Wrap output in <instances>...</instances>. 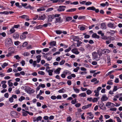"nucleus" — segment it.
Listing matches in <instances>:
<instances>
[{
	"instance_id": "1",
	"label": "nucleus",
	"mask_w": 122,
	"mask_h": 122,
	"mask_svg": "<svg viewBox=\"0 0 122 122\" xmlns=\"http://www.w3.org/2000/svg\"><path fill=\"white\" fill-rule=\"evenodd\" d=\"M12 44V40L10 38H8L5 39V44L6 47H8L11 46Z\"/></svg>"
},
{
	"instance_id": "2",
	"label": "nucleus",
	"mask_w": 122,
	"mask_h": 122,
	"mask_svg": "<svg viewBox=\"0 0 122 122\" xmlns=\"http://www.w3.org/2000/svg\"><path fill=\"white\" fill-rule=\"evenodd\" d=\"M98 54L97 52H94L92 53V59L93 60L96 59L97 61H98L100 60V57H98Z\"/></svg>"
},
{
	"instance_id": "3",
	"label": "nucleus",
	"mask_w": 122,
	"mask_h": 122,
	"mask_svg": "<svg viewBox=\"0 0 122 122\" xmlns=\"http://www.w3.org/2000/svg\"><path fill=\"white\" fill-rule=\"evenodd\" d=\"M108 38H107L108 39H107L106 41V43L107 44L110 43L112 41H113L115 39V38L113 37L108 36Z\"/></svg>"
},
{
	"instance_id": "4",
	"label": "nucleus",
	"mask_w": 122,
	"mask_h": 122,
	"mask_svg": "<svg viewBox=\"0 0 122 122\" xmlns=\"http://www.w3.org/2000/svg\"><path fill=\"white\" fill-rule=\"evenodd\" d=\"M78 28L80 29V30H85V29H87L88 28V27L87 26L85 25H79L78 26Z\"/></svg>"
},
{
	"instance_id": "5",
	"label": "nucleus",
	"mask_w": 122,
	"mask_h": 122,
	"mask_svg": "<svg viewBox=\"0 0 122 122\" xmlns=\"http://www.w3.org/2000/svg\"><path fill=\"white\" fill-rule=\"evenodd\" d=\"M66 7V6H60L57 9V10L59 12L64 11L65 10V8Z\"/></svg>"
},
{
	"instance_id": "6",
	"label": "nucleus",
	"mask_w": 122,
	"mask_h": 122,
	"mask_svg": "<svg viewBox=\"0 0 122 122\" xmlns=\"http://www.w3.org/2000/svg\"><path fill=\"white\" fill-rule=\"evenodd\" d=\"M13 38L15 39H18L19 37V33L16 32L14 33L13 36Z\"/></svg>"
},
{
	"instance_id": "7",
	"label": "nucleus",
	"mask_w": 122,
	"mask_h": 122,
	"mask_svg": "<svg viewBox=\"0 0 122 122\" xmlns=\"http://www.w3.org/2000/svg\"><path fill=\"white\" fill-rule=\"evenodd\" d=\"M87 115H89L87 116L86 118L88 119H92L93 118V114H92L91 112H89L87 113Z\"/></svg>"
},
{
	"instance_id": "8",
	"label": "nucleus",
	"mask_w": 122,
	"mask_h": 122,
	"mask_svg": "<svg viewBox=\"0 0 122 122\" xmlns=\"http://www.w3.org/2000/svg\"><path fill=\"white\" fill-rule=\"evenodd\" d=\"M99 107L100 108L102 109H103V108H105L104 104L102 102H99Z\"/></svg>"
},
{
	"instance_id": "9",
	"label": "nucleus",
	"mask_w": 122,
	"mask_h": 122,
	"mask_svg": "<svg viewBox=\"0 0 122 122\" xmlns=\"http://www.w3.org/2000/svg\"><path fill=\"white\" fill-rule=\"evenodd\" d=\"M108 99V98L105 95H103L101 98V100L102 102L107 101Z\"/></svg>"
},
{
	"instance_id": "10",
	"label": "nucleus",
	"mask_w": 122,
	"mask_h": 122,
	"mask_svg": "<svg viewBox=\"0 0 122 122\" xmlns=\"http://www.w3.org/2000/svg\"><path fill=\"white\" fill-rule=\"evenodd\" d=\"M110 52V51L108 49H105L102 50V52L103 54H107Z\"/></svg>"
},
{
	"instance_id": "11",
	"label": "nucleus",
	"mask_w": 122,
	"mask_h": 122,
	"mask_svg": "<svg viewBox=\"0 0 122 122\" xmlns=\"http://www.w3.org/2000/svg\"><path fill=\"white\" fill-rule=\"evenodd\" d=\"M46 18L45 15L43 14L42 15H40L39 17V20H44Z\"/></svg>"
},
{
	"instance_id": "12",
	"label": "nucleus",
	"mask_w": 122,
	"mask_h": 122,
	"mask_svg": "<svg viewBox=\"0 0 122 122\" xmlns=\"http://www.w3.org/2000/svg\"><path fill=\"white\" fill-rule=\"evenodd\" d=\"M71 51L72 53L76 55L78 54L79 53V52L78 51L77 49L76 48L72 49Z\"/></svg>"
},
{
	"instance_id": "13",
	"label": "nucleus",
	"mask_w": 122,
	"mask_h": 122,
	"mask_svg": "<svg viewBox=\"0 0 122 122\" xmlns=\"http://www.w3.org/2000/svg\"><path fill=\"white\" fill-rule=\"evenodd\" d=\"M92 105L91 103L88 104V105H86L83 106L82 107V109H86L88 108L91 107Z\"/></svg>"
},
{
	"instance_id": "14",
	"label": "nucleus",
	"mask_w": 122,
	"mask_h": 122,
	"mask_svg": "<svg viewBox=\"0 0 122 122\" xmlns=\"http://www.w3.org/2000/svg\"><path fill=\"white\" fill-rule=\"evenodd\" d=\"M10 115L13 118H15L16 117V115H17L16 112L14 111H12L10 112Z\"/></svg>"
},
{
	"instance_id": "15",
	"label": "nucleus",
	"mask_w": 122,
	"mask_h": 122,
	"mask_svg": "<svg viewBox=\"0 0 122 122\" xmlns=\"http://www.w3.org/2000/svg\"><path fill=\"white\" fill-rule=\"evenodd\" d=\"M20 17L22 19H26L27 21H28L29 20L28 19L29 17L27 15H23L20 16Z\"/></svg>"
},
{
	"instance_id": "16",
	"label": "nucleus",
	"mask_w": 122,
	"mask_h": 122,
	"mask_svg": "<svg viewBox=\"0 0 122 122\" xmlns=\"http://www.w3.org/2000/svg\"><path fill=\"white\" fill-rule=\"evenodd\" d=\"M63 21L61 17H59L56 18V23H61Z\"/></svg>"
},
{
	"instance_id": "17",
	"label": "nucleus",
	"mask_w": 122,
	"mask_h": 122,
	"mask_svg": "<svg viewBox=\"0 0 122 122\" xmlns=\"http://www.w3.org/2000/svg\"><path fill=\"white\" fill-rule=\"evenodd\" d=\"M114 23H113L110 22L107 25L110 28H115V27H114Z\"/></svg>"
},
{
	"instance_id": "18",
	"label": "nucleus",
	"mask_w": 122,
	"mask_h": 122,
	"mask_svg": "<svg viewBox=\"0 0 122 122\" xmlns=\"http://www.w3.org/2000/svg\"><path fill=\"white\" fill-rule=\"evenodd\" d=\"M10 51V52L12 53H14L15 51L14 48L13 47H10L8 49Z\"/></svg>"
},
{
	"instance_id": "19",
	"label": "nucleus",
	"mask_w": 122,
	"mask_h": 122,
	"mask_svg": "<svg viewBox=\"0 0 122 122\" xmlns=\"http://www.w3.org/2000/svg\"><path fill=\"white\" fill-rule=\"evenodd\" d=\"M92 38H95L97 39H99L100 38V36H99L97 35L96 33H94L92 36Z\"/></svg>"
},
{
	"instance_id": "20",
	"label": "nucleus",
	"mask_w": 122,
	"mask_h": 122,
	"mask_svg": "<svg viewBox=\"0 0 122 122\" xmlns=\"http://www.w3.org/2000/svg\"><path fill=\"white\" fill-rule=\"evenodd\" d=\"M50 45L51 46H55L56 45V42L55 41H53L49 43Z\"/></svg>"
},
{
	"instance_id": "21",
	"label": "nucleus",
	"mask_w": 122,
	"mask_h": 122,
	"mask_svg": "<svg viewBox=\"0 0 122 122\" xmlns=\"http://www.w3.org/2000/svg\"><path fill=\"white\" fill-rule=\"evenodd\" d=\"M76 8H71L67 10L66 11V12H72L76 11Z\"/></svg>"
},
{
	"instance_id": "22",
	"label": "nucleus",
	"mask_w": 122,
	"mask_h": 122,
	"mask_svg": "<svg viewBox=\"0 0 122 122\" xmlns=\"http://www.w3.org/2000/svg\"><path fill=\"white\" fill-rule=\"evenodd\" d=\"M106 24L104 23H102L101 25V28L103 29H106Z\"/></svg>"
},
{
	"instance_id": "23",
	"label": "nucleus",
	"mask_w": 122,
	"mask_h": 122,
	"mask_svg": "<svg viewBox=\"0 0 122 122\" xmlns=\"http://www.w3.org/2000/svg\"><path fill=\"white\" fill-rule=\"evenodd\" d=\"M61 70V68H59L54 71V72L57 74H59Z\"/></svg>"
},
{
	"instance_id": "24",
	"label": "nucleus",
	"mask_w": 122,
	"mask_h": 122,
	"mask_svg": "<svg viewBox=\"0 0 122 122\" xmlns=\"http://www.w3.org/2000/svg\"><path fill=\"white\" fill-rule=\"evenodd\" d=\"M99 92L97 90H95L94 92L95 93V94L94 95V96L96 97H98L99 95Z\"/></svg>"
},
{
	"instance_id": "25",
	"label": "nucleus",
	"mask_w": 122,
	"mask_h": 122,
	"mask_svg": "<svg viewBox=\"0 0 122 122\" xmlns=\"http://www.w3.org/2000/svg\"><path fill=\"white\" fill-rule=\"evenodd\" d=\"M87 9L88 10H91L94 11L95 10V7L93 6L89 7L87 8Z\"/></svg>"
},
{
	"instance_id": "26",
	"label": "nucleus",
	"mask_w": 122,
	"mask_h": 122,
	"mask_svg": "<svg viewBox=\"0 0 122 122\" xmlns=\"http://www.w3.org/2000/svg\"><path fill=\"white\" fill-rule=\"evenodd\" d=\"M30 87L28 86L26 87L25 90L28 93L30 89Z\"/></svg>"
},
{
	"instance_id": "27",
	"label": "nucleus",
	"mask_w": 122,
	"mask_h": 122,
	"mask_svg": "<svg viewBox=\"0 0 122 122\" xmlns=\"http://www.w3.org/2000/svg\"><path fill=\"white\" fill-rule=\"evenodd\" d=\"M48 73L49 76H52V72H53V70H50L47 71Z\"/></svg>"
},
{
	"instance_id": "28",
	"label": "nucleus",
	"mask_w": 122,
	"mask_h": 122,
	"mask_svg": "<svg viewBox=\"0 0 122 122\" xmlns=\"http://www.w3.org/2000/svg\"><path fill=\"white\" fill-rule=\"evenodd\" d=\"M26 36L24 34H23L21 35L20 36V38L21 39H24L26 38Z\"/></svg>"
},
{
	"instance_id": "29",
	"label": "nucleus",
	"mask_w": 122,
	"mask_h": 122,
	"mask_svg": "<svg viewBox=\"0 0 122 122\" xmlns=\"http://www.w3.org/2000/svg\"><path fill=\"white\" fill-rule=\"evenodd\" d=\"M12 80H10L9 81H8V84L9 86L11 87L13 85V84L12 82H10V81H11Z\"/></svg>"
},
{
	"instance_id": "30",
	"label": "nucleus",
	"mask_w": 122,
	"mask_h": 122,
	"mask_svg": "<svg viewBox=\"0 0 122 122\" xmlns=\"http://www.w3.org/2000/svg\"><path fill=\"white\" fill-rule=\"evenodd\" d=\"M41 87L42 88H44L45 87V85L44 84L40 83L39 86V90H40V88L39 87Z\"/></svg>"
},
{
	"instance_id": "31",
	"label": "nucleus",
	"mask_w": 122,
	"mask_h": 122,
	"mask_svg": "<svg viewBox=\"0 0 122 122\" xmlns=\"http://www.w3.org/2000/svg\"><path fill=\"white\" fill-rule=\"evenodd\" d=\"M15 31V30L13 27L10 30V34H12L14 33Z\"/></svg>"
},
{
	"instance_id": "32",
	"label": "nucleus",
	"mask_w": 122,
	"mask_h": 122,
	"mask_svg": "<svg viewBox=\"0 0 122 122\" xmlns=\"http://www.w3.org/2000/svg\"><path fill=\"white\" fill-rule=\"evenodd\" d=\"M72 19V17L71 16L67 17H66V21H69L71 20Z\"/></svg>"
},
{
	"instance_id": "33",
	"label": "nucleus",
	"mask_w": 122,
	"mask_h": 122,
	"mask_svg": "<svg viewBox=\"0 0 122 122\" xmlns=\"http://www.w3.org/2000/svg\"><path fill=\"white\" fill-rule=\"evenodd\" d=\"M79 96L81 97H85L86 95L85 93H82L79 94Z\"/></svg>"
},
{
	"instance_id": "34",
	"label": "nucleus",
	"mask_w": 122,
	"mask_h": 122,
	"mask_svg": "<svg viewBox=\"0 0 122 122\" xmlns=\"http://www.w3.org/2000/svg\"><path fill=\"white\" fill-rule=\"evenodd\" d=\"M73 89L74 90V91L76 93H78L79 92V89L77 88H76L74 87H73Z\"/></svg>"
},
{
	"instance_id": "35",
	"label": "nucleus",
	"mask_w": 122,
	"mask_h": 122,
	"mask_svg": "<svg viewBox=\"0 0 122 122\" xmlns=\"http://www.w3.org/2000/svg\"><path fill=\"white\" fill-rule=\"evenodd\" d=\"M48 21L49 22H51L52 21V17L51 16V15H49L48 17Z\"/></svg>"
},
{
	"instance_id": "36",
	"label": "nucleus",
	"mask_w": 122,
	"mask_h": 122,
	"mask_svg": "<svg viewBox=\"0 0 122 122\" xmlns=\"http://www.w3.org/2000/svg\"><path fill=\"white\" fill-rule=\"evenodd\" d=\"M79 38L78 36H75L73 37V40L74 41H78Z\"/></svg>"
},
{
	"instance_id": "37",
	"label": "nucleus",
	"mask_w": 122,
	"mask_h": 122,
	"mask_svg": "<svg viewBox=\"0 0 122 122\" xmlns=\"http://www.w3.org/2000/svg\"><path fill=\"white\" fill-rule=\"evenodd\" d=\"M77 46L79 47L82 44V42L79 40L77 41Z\"/></svg>"
},
{
	"instance_id": "38",
	"label": "nucleus",
	"mask_w": 122,
	"mask_h": 122,
	"mask_svg": "<svg viewBox=\"0 0 122 122\" xmlns=\"http://www.w3.org/2000/svg\"><path fill=\"white\" fill-rule=\"evenodd\" d=\"M8 65V63H7L6 62L4 63L3 65H1L2 67L3 68H4L5 67L7 66Z\"/></svg>"
},
{
	"instance_id": "39",
	"label": "nucleus",
	"mask_w": 122,
	"mask_h": 122,
	"mask_svg": "<svg viewBox=\"0 0 122 122\" xmlns=\"http://www.w3.org/2000/svg\"><path fill=\"white\" fill-rule=\"evenodd\" d=\"M76 99L75 98L74 100H72L71 101V103L73 104H75L76 102Z\"/></svg>"
},
{
	"instance_id": "40",
	"label": "nucleus",
	"mask_w": 122,
	"mask_h": 122,
	"mask_svg": "<svg viewBox=\"0 0 122 122\" xmlns=\"http://www.w3.org/2000/svg\"><path fill=\"white\" fill-rule=\"evenodd\" d=\"M56 32L58 34H60L62 33V32L60 30H56Z\"/></svg>"
},
{
	"instance_id": "41",
	"label": "nucleus",
	"mask_w": 122,
	"mask_h": 122,
	"mask_svg": "<svg viewBox=\"0 0 122 122\" xmlns=\"http://www.w3.org/2000/svg\"><path fill=\"white\" fill-rule=\"evenodd\" d=\"M119 88L118 87H117V86H114V88L113 90V92H115Z\"/></svg>"
},
{
	"instance_id": "42",
	"label": "nucleus",
	"mask_w": 122,
	"mask_h": 122,
	"mask_svg": "<svg viewBox=\"0 0 122 122\" xmlns=\"http://www.w3.org/2000/svg\"><path fill=\"white\" fill-rule=\"evenodd\" d=\"M9 13V12H8L7 11H4L3 12H0V14H4L5 15H7Z\"/></svg>"
},
{
	"instance_id": "43",
	"label": "nucleus",
	"mask_w": 122,
	"mask_h": 122,
	"mask_svg": "<svg viewBox=\"0 0 122 122\" xmlns=\"http://www.w3.org/2000/svg\"><path fill=\"white\" fill-rule=\"evenodd\" d=\"M25 97L22 96L19 99V100L20 102H22L23 100H25Z\"/></svg>"
},
{
	"instance_id": "44",
	"label": "nucleus",
	"mask_w": 122,
	"mask_h": 122,
	"mask_svg": "<svg viewBox=\"0 0 122 122\" xmlns=\"http://www.w3.org/2000/svg\"><path fill=\"white\" fill-rule=\"evenodd\" d=\"M86 93L87 95H89L91 94L92 93V91L90 90H88L86 91Z\"/></svg>"
},
{
	"instance_id": "45",
	"label": "nucleus",
	"mask_w": 122,
	"mask_h": 122,
	"mask_svg": "<svg viewBox=\"0 0 122 122\" xmlns=\"http://www.w3.org/2000/svg\"><path fill=\"white\" fill-rule=\"evenodd\" d=\"M25 8L26 9L30 8V9L32 10L33 9V8L30 5H29L28 6L25 7Z\"/></svg>"
},
{
	"instance_id": "46",
	"label": "nucleus",
	"mask_w": 122,
	"mask_h": 122,
	"mask_svg": "<svg viewBox=\"0 0 122 122\" xmlns=\"http://www.w3.org/2000/svg\"><path fill=\"white\" fill-rule=\"evenodd\" d=\"M45 10V9L43 7H41L39 8V11H43Z\"/></svg>"
},
{
	"instance_id": "47",
	"label": "nucleus",
	"mask_w": 122,
	"mask_h": 122,
	"mask_svg": "<svg viewBox=\"0 0 122 122\" xmlns=\"http://www.w3.org/2000/svg\"><path fill=\"white\" fill-rule=\"evenodd\" d=\"M35 91L34 90L31 89L30 88L28 93L31 94L33 93Z\"/></svg>"
},
{
	"instance_id": "48",
	"label": "nucleus",
	"mask_w": 122,
	"mask_h": 122,
	"mask_svg": "<svg viewBox=\"0 0 122 122\" xmlns=\"http://www.w3.org/2000/svg\"><path fill=\"white\" fill-rule=\"evenodd\" d=\"M71 48L69 47L68 49H66L65 51V52H68L71 50Z\"/></svg>"
},
{
	"instance_id": "49",
	"label": "nucleus",
	"mask_w": 122,
	"mask_h": 122,
	"mask_svg": "<svg viewBox=\"0 0 122 122\" xmlns=\"http://www.w3.org/2000/svg\"><path fill=\"white\" fill-rule=\"evenodd\" d=\"M63 73L65 75H66L68 73L71 74L70 72L68 71H64Z\"/></svg>"
},
{
	"instance_id": "50",
	"label": "nucleus",
	"mask_w": 122,
	"mask_h": 122,
	"mask_svg": "<svg viewBox=\"0 0 122 122\" xmlns=\"http://www.w3.org/2000/svg\"><path fill=\"white\" fill-rule=\"evenodd\" d=\"M53 10V8H48L47 10H46V12H48L51 11Z\"/></svg>"
},
{
	"instance_id": "51",
	"label": "nucleus",
	"mask_w": 122,
	"mask_h": 122,
	"mask_svg": "<svg viewBox=\"0 0 122 122\" xmlns=\"http://www.w3.org/2000/svg\"><path fill=\"white\" fill-rule=\"evenodd\" d=\"M30 54V53L28 52H25L23 53V55L25 56H29Z\"/></svg>"
},
{
	"instance_id": "52",
	"label": "nucleus",
	"mask_w": 122,
	"mask_h": 122,
	"mask_svg": "<svg viewBox=\"0 0 122 122\" xmlns=\"http://www.w3.org/2000/svg\"><path fill=\"white\" fill-rule=\"evenodd\" d=\"M111 32H109L108 33H110V35L111 36H113L115 33V31L114 30H110Z\"/></svg>"
},
{
	"instance_id": "53",
	"label": "nucleus",
	"mask_w": 122,
	"mask_h": 122,
	"mask_svg": "<svg viewBox=\"0 0 122 122\" xmlns=\"http://www.w3.org/2000/svg\"><path fill=\"white\" fill-rule=\"evenodd\" d=\"M65 62V60H62L61 62H60L59 64L61 65H63Z\"/></svg>"
},
{
	"instance_id": "54",
	"label": "nucleus",
	"mask_w": 122,
	"mask_h": 122,
	"mask_svg": "<svg viewBox=\"0 0 122 122\" xmlns=\"http://www.w3.org/2000/svg\"><path fill=\"white\" fill-rule=\"evenodd\" d=\"M98 98H97L95 97L92 100V101L93 102H96L98 101Z\"/></svg>"
},
{
	"instance_id": "55",
	"label": "nucleus",
	"mask_w": 122,
	"mask_h": 122,
	"mask_svg": "<svg viewBox=\"0 0 122 122\" xmlns=\"http://www.w3.org/2000/svg\"><path fill=\"white\" fill-rule=\"evenodd\" d=\"M106 106L108 108L110 107V102H108L106 104Z\"/></svg>"
},
{
	"instance_id": "56",
	"label": "nucleus",
	"mask_w": 122,
	"mask_h": 122,
	"mask_svg": "<svg viewBox=\"0 0 122 122\" xmlns=\"http://www.w3.org/2000/svg\"><path fill=\"white\" fill-rule=\"evenodd\" d=\"M115 121L113 120L112 119H110L108 120H106V122H115Z\"/></svg>"
},
{
	"instance_id": "57",
	"label": "nucleus",
	"mask_w": 122,
	"mask_h": 122,
	"mask_svg": "<svg viewBox=\"0 0 122 122\" xmlns=\"http://www.w3.org/2000/svg\"><path fill=\"white\" fill-rule=\"evenodd\" d=\"M114 118H117V122H121V119L119 117H115Z\"/></svg>"
},
{
	"instance_id": "58",
	"label": "nucleus",
	"mask_w": 122,
	"mask_h": 122,
	"mask_svg": "<svg viewBox=\"0 0 122 122\" xmlns=\"http://www.w3.org/2000/svg\"><path fill=\"white\" fill-rule=\"evenodd\" d=\"M52 58L51 57H48L47 56L46 59L48 61H51L52 59Z\"/></svg>"
},
{
	"instance_id": "59",
	"label": "nucleus",
	"mask_w": 122,
	"mask_h": 122,
	"mask_svg": "<svg viewBox=\"0 0 122 122\" xmlns=\"http://www.w3.org/2000/svg\"><path fill=\"white\" fill-rule=\"evenodd\" d=\"M71 120V118L70 116L68 117L67 118L66 121L67 122L70 121Z\"/></svg>"
},
{
	"instance_id": "60",
	"label": "nucleus",
	"mask_w": 122,
	"mask_h": 122,
	"mask_svg": "<svg viewBox=\"0 0 122 122\" xmlns=\"http://www.w3.org/2000/svg\"><path fill=\"white\" fill-rule=\"evenodd\" d=\"M108 37H107V36H103V37H102V38L104 40H107V39H108Z\"/></svg>"
},
{
	"instance_id": "61",
	"label": "nucleus",
	"mask_w": 122,
	"mask_h": 122,
	"mask_svg": "<svg viewBox=\"0 0 122 122\" xmlns=\"http://www.w3.org/2000/svg\"><path fill=\"white\" fill-rule=\"evenodd\" d=\"M81 106V104L79 103L76 104L75 106L76 107H79Z\"/></svg>"
},
{
	"instance_id": "62",
	"label": "nucleus",
	"mask_w": 122,
	"mask_h": 122,
	"mask_svg": "<svg viewBox=\"0 0 122 122\" xmlns=\"http://www.w3.org/2000/svg\"><path fill=\"white\" fill-rule=\"evenodd\" d=\"M0 35L2 36L3 37H5L6 35V34L5 32H3L0 33Z\"/></svg>"
},
{
	"instance_id": "63",
	"label": "nucleus",
	"mask_w": 122,
	"mask_h": 122,
	"mask_svg": "<svg viewBox=\"0 0 122 122\" xmlns=\"http://www.w3.org/2000/svg\"><path fill=\"white\" fill-rule=\"evenodd\" d=\"M14 57H15L16 59L19 60L20 58V57H19L18 55H17L14 56Z\"/></svg>"
},
{
	"instance_id": "64",
	"label": "nucleus",
	"mask_w": 122,
	"mask_h": 122,
	"mask_svg": "<svg viewBox=\"0 0 122 122\" xmlns=\"http://www.w3.org/2000/svg\"><path fill=\"white\" fill-rule=\"evenodd\" d=\"M14 99L12 97L9 98V101L10 102H12L13 101Z\"/></svg>"
}]
</instances>
